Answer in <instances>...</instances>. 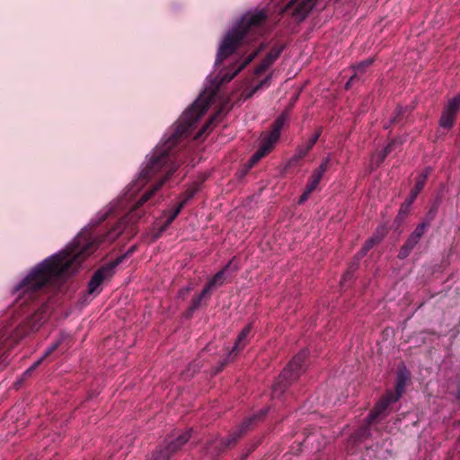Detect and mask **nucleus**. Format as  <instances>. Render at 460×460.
Instances as JSON below:
<instances>
[{"label": "nucleus", "mask_w": 460, "mask_h": 460, "mask_svg": "<svg viewBox=\"0 0 460 460\" xmlns=\"http://www.w3.org/2000/svg\"><path fill=\"white\" fill-rule=\"evenodd\" d=\"M42 362V358L38 359L31 367H30L24 373L23 377H27L31 375L34 369Z\"/></svg>", "instance_id": "38"}, {"label": "nucleus", "mask_w": 460, "mask_h": 460, "mask_svg": "<svg viewBox=\"0 0 460 460\" xmlns=\"http://www.w3.org/2000/svg\"><path fill=\"white\" fill-rule=\"evenodd\" d=\"M381 241V237L374 236L364 243L360 251L355 255V259L358 261L362 259L366 254L379 242Z\"/></svg>", "instance_id": "27"}, {"label": "nucleus", "mask_w": 460, "mask_h": 460, "mask_svg": "<svg viewBox=\"0 0 460 460\" xmlns=\"http://www.w3.org/2000/svg\"><path fill=\"white\" fill-rule=\"evenodd\" d=\"M356 79H358V78L357 77V75H351V76H350V78L349 79V81L346 83V84H345V88L348 90V89L350 87L351 84H352Z\"/></svg>", "instance_id": "41"}, {"label": "nucleus", "mask_w": 460, "mask_h": 460, "mask_svg": "<svg viewBox=\"0 0 460 460\" xmlns=\"http://www.w3.org/2000/svg\"><path fill=\"white\" fill-rule=\"evenodd\" d=\"M430 169L426 168L421 173L418 175L415 185L413 189L411 190L409 197L405 200L409 201L411 204L414 202L419 193L423 190Z\"/></svg>", "instance_id": "16"}, {"label": "nucleus", "mask_w": 460, "mask_h": 460, "mask_svg": "<svg viewBox=\"0 0 460 460\" xmlns=\"http://www.w3.org/2000/svg\"><path fill=\"white\" fill-rule=\"evenodd\" d=\"M357 269V264H352L349 269L345 272V274L342 277V281H347L353 277V272Z\"/></svg>", "instance_id": "37"}, {"label": "nucleus", "mask_w": 460, "mask_h": 460, "mask_svg": "<svg viewBox=\"0 0 460 460\" xmlns=\"http://www.w3.org/2000/svg\"><path fill=\"white\" fill-rule=\"evenodd\" d=\"M271 74L268 75L263 80H261L258 84L251 88L243 91V94L245 99H249L252 97L257 92L261 90L262 88H268L270 84Z\"/></svg>", "instance_id": "25"}, {"label": "nucleus", "mask_w": 460, "mask_h": 460, "mask_svg": "<svg viewBox=\"0 0 460 460\" xmlns=\"http://www.w3.org/2000/svg\"><path fill=\"white\" fill-rule=\"evenodd\" d=\"M410 378L411 373L407 367L404 365L399 367L396 372L394 391H392V395L394 396V400H399L401 398L404 393L406 383Z\"/></svg>", "instance_id": "11"}, {"label": "nucleus", "mask_w": 460, "mask_h": 460, "mask_svg": "<svg viewBox=\"0 0 460 460\" xmlns=\"http://www.w3.org/2000/svg\"><path fill=\"white\" fill-rule=\"evenodd\" d=\"M287 120L288 115L284 113L279 115L273 122L271 131L268 133L267 136L263 137V139L274 146L279 140L280 137V131L286 124Z\"/></svg>", "instance_id": "13"}, {"label": "nucleus", "mask_w": 460, "mask_h": 460, "mask_svg": "<svg viewBox=\"0 0 460 460\" xmlns=\"http://www.w3.org/2000/svg\"><path fill=\"white\" fill-rule=\"evenodd\" d=\"M420 241V240L419 238L415 237L411 234L410 236L407 238L406 242L404 243V244L401 247L398 253V258L400 260L407 258Z\"/></svg>", "instance_id": "19"}, {"label": "nucleus", "mask_w": 460, "mask_h": 460, "mask_svg": "<svg viewBox=\"0 0 460 460\" xmlns=\"http://www.w3.org/2000/svg\"><path fill=\"white\" fill-rule=\"evenodd\" d=\"M273 145L262 138L261 146L250 159L251 164H254L259 162L262 157L267 155L273 149Z\"/></svg>", "instance_id": "20"}, {"label": "nucleus", "mask_w": 460, "mask_h": 460, "mask_svg": "<svg viewBox=\"0 0 460 460\" xmlns=\"http://www.w3.org/2000/svg\"><path fill=\"white\" fill-rule=\"evenodd\" d=\"M435 212H436V208H432L429 210V212L428 213V217H429V223L434 218V216H435Z\"/></svg>", "instance_id": "42"}, {"label": "nucleus", "mask_w": 460, "mask_h": 460, "mask_svg": "<svg viewBox=\"0 0 460 460\" xmlns=\"http://www.w3.org/2000/svg\"><path fill=\"white\" fill-rule=\"evenodd\" d=\"M231 261H229L222 270L217 271L212 279L208 280V282L205 285V288L210 292L215 287L222 286L226 280V271L230 267Z\"/></svg>", "instance_id": "18"}, {"label": "nucleus", "mask_w": 460, "mask_h": 460, "mask_svg": "<svg viewBox=\"0 0 460 460\" xmlns=\"http://www.w3.org/2000/svg\"><path fill=\"white\" fill-rule=\"evenodd\" d=\"M319 182L314 181V179H312L311 177L309 178L307 183H306V186H305V190H307V192H310L312 193L314 190H316L317 186H318Z\"/></svg>", "instance_id": "35"}, {"label": "nucleus", "mask_w": 460, "mask_h": 460, "mask_svg": "<svg viewBox=\"0 0 460 460\" xmlns=\"http://www.w3.org/2000/svg\"><path fill=\"white\" fill-rule=\"evenodd\" d=\"M192 429H189L178 435L175 438L165 440L166 444L169 447V451L173 456L175 453L180 451L182 447L190 440L191 438Z\"/></svg>", "instance_id": "14"}, {"label": "nucleus", "mask_w": 460, "mask_h": 460, "mask_svg": "<svg viewBox=\"0 0 460 460\" xmlns=\"http://www.w3.org/2000/svg\"><path fill=\"white\" fill-rule=\"evenodd\" d=\"M429 222H421L415 227V229L411 233V234L420 240L422 238V236L424 235V234L426 233L427 229L429 228Z\"/></svg>", "instance_id": "31"}, {"label": "nucleus", "mask_w": 460, "mask_h": 460, "mask_svg": "<svg viewBox=\"0 0 460 460\" xmlns=\"http://www.w3.org/2000/svg\"><path fill=\"white\" fill-rule=\"evenodd\" d=\"M308 355L309 350L304 349L293 357L272 386L273 397H280L286 389L305 371Z\"/></svg>", "instance_id": "3"}, {"label": "nucleus", "mask_w": 460, "mask_h": 460, "mask_svg": "<svg viewBox=\"0 0 460 460\" xmlns=\"http://www.w3.org/2000/svg\"><path fill=\"white\" fill-rule=\"evenodd\" d=\"M459 137H460V132H459Z\"/></svg>", "instance_id": "44"}, {"label": "nucleus", "mask_w": 460, "mask_h": 460, "mask_svg": "<svg viewBox=\"0 0 460 460\" xmlns=\"http://www.w3.org/2000/svg\"><path fill=\"white\" fill-rule=\"evenodd\" d=\"M402 114H403V108L398 106L396 108V110L394 111V116L391 119V122L392 123L399 122Z\"/></svg>", "instance_id": "36"}, {"label": "nucleus", "mask_w": 460, "mask_h": 460, "mask_svg": "<svg viewBox=\"0 0 460 460\" xmlns=\"http://www.w3.org/2000/svg\"><path fill=\"white\" fill-rule=\"evenodd\" d=\"M262 46H261L257 50L251 53L243 61V63L238 66L237 69L234 70V72L231 75H225L222 81H231L241 70H243L248 64H250L261 51Z\"/></svg>", "instance_id": "23"}, {"label": "nucleus", "mask_w": 460, "mask_h": 460, "mask_svg": "<svg viewBox=\"0 0 460 460\" xmlns=\"http://www.w3.org/2000/svg\"><path fill=\"white\" fill-rule=\"evenodd\" d=\"M397 145H398V142L396 140L393 139L386 145V146L383 150H381L376 155L377 165H380L385 160L386 156L394 150V148Z\"/></svg>", "instance_id": "28"}, {"label": "nucleus", "mask_w": 460, "mask_h": 460, "mask_svg": "<svg viewBox=\"0 0 460 460\" xmlns=\"http://www.w3.org/2000/svg\"><path fill=\"white\" fill-rule=\"evenodd\" d=\"M460 111V92L452 99H450L444 107L438 125L440 128L450 130L454 128L456 116Z\"/></svg>", "instance_id": "8"}, {"label": "nucleus", "mask_w": 460, "mask_h": 460, "mask_svg": "<svg viewBox=\"0 0 460 460\" xmlns=\"http://www.w3.org/2000/svg\"><path fill=\"white\" fill-rule=\"evenodd\" d=\"M62 341L61 340H58L57 341H55L54 343H52L47 349L46 351L44 352L43 356L40 358H42V361L48 358L49 356H50L54 351H56L58 349V348L59 347V345L61 344Z\"/></svg>", "instance_id": "33"}, {"label": "nucleus", "mask_w": 460, "mask_h": 460, "mask_svg": "<svg viewBox=\"0 0 460 460\" xmlns=\"http://www.w3.org/2000/svg\"><path fill=\"white\" fill-rule=\"evenodd\" d=\"M411 205L412 204L407 200H404V202L401 205L399 212L394 220V226L395 229H399L402 226L411 211Z\"/></svg>", "instance_id": "21"}, {"label": "nucleus", "mask_w": 460, "mask_h": 460, "mask_svg": "<svg viewBox=\"0 0 460 460\" xmlns=\"http://www.w3.org/2000/svg\"><path fill=\"white\" fill-rule=\"evenodd\" d=\"M121 263V259H115L101 266L92 276L87 285V293L89 295H98L102 291V284L111 279L114 275L115 268Z\"/></svg>", "instance_id": "5"}, {"label": "nucleus", "mask_w": 460, "mask_h": 460, "mask_svg": "<svg viewBox=\"0 0 460 460\" xmlns=\"http://www.w3.org/2000/svg\"><path fill=\"white\" fill-rule=\"evenodd\" d=\"M198 190H199V186H193V187L188 189L184 192L182 199L179 202V204H183V208H184L186 206V204L188 203V201L190 200L195 196V194L198 192Z\"/></svg>", "instance_id": "30"}, {"label": "nucleus", "mask_w": 460, "mask_h": 460, "mask_svg": "<svg viewBox=\"0 0 460 460\" xmlns=\"http://www.w3.org/2000/svg\"><path fill=\"white\" fill-rule=\"evenodd\" d=\"M136 250H137V245H133L123 255L119 256L117 259H121V262H123V261L126 258L131 256L135 252Z\"/></svg>", "instance_id": "39"}, {"label": "nucleus", "mask_w": 460, "mask_h": 460, "mask_svg": "<svg viewBox=\"0 0 460 460\" xmlns=\"http://www.w3.org/2000/svg\"><path fill=\"white\" fill-rule=\"evenodd\" d=\"M217 115H214L212 116L207 122L206 124L202 127V128L198 132L197 136L195 138H198L202 134L206 133L207 131L210 130V128L212 126V124L214 123V121L217 119Z\"/></svg>", "instance_id": "32"}, {"label": "nucleus", "mask_w": 460, "mask_h": 460, "mask_svg": "<svg viewBox=\"0 0 460 460\" xmlns=\"http://www.w3.org/2000/svg\"><path fill=\"white\" fill-rule=\"evenodd\" d=\"M192 429H189L178 435L175 438L165 440L166 444L169 447V451L173 456L175 453L180 451L182 447L190 440L191 438Z\"/></svg>", "instance_id": "15"}, {"label": "nucleus", "mask_w": 460, "mask_h": 460, "mask_svg": "<svg viewBox=\"0 0 460 460\" xmlns=\"http://www.w3.org/2000/svg\"><path fill=\"white\" fill-rule=\"evenodd\" d=\"M267 13L261 10L253 14L243 15L241 20L226 35L216 58V65L221 64L235 49L244 44H250L266 32Z\"/></svg>", "instance_id": "2"}, {"label": "nucleus", "mask_w": 460, "mask_h": 460, "mask_svg": "<svg viewBox=\"0 0 460 460\" xmlns=\"http://www.w3.org/2000/svg\"><path fill=\"white\" fill-rule=\"evenodd\" d=\"M322 134V128H319L314 134L306 141V143L299 146L295 155H293L291 162L296 163L299 160L303 159L307 155L310 150L314 147V146L318 141L320 136Z\"/></svg>", "instance_id": "12"}, {"label": "nucleus", "mask_w": 460, "mask_h": 460, "mask_svg": "<svg viewBox=\"0 0 460 460\" xmlns=\"http://www.w3.org/2000/svg\"><path fill=\"white\" fill-rule=\"evenodd\" d=\"M113 212H114V208L112 207L109 208L104 212H101L99 219L96 224L99 225L102 222L105 221L111 214H113Z\"/></svg>", "instance_id": "34"}, {"label": "nucleus", "mask_w": 460, "mask_h": 460, "mask_svg": "<svg viewBox=\"0 0 460 460\" xmlns=\"http://www.w3.org/2000/svg\"><path fill=\"white\" fill-rule=\"evenodd\" d=\"M210 295H211V292L209 290H208L205 287L203 288L202 291L192 297L191 299V303H190V308L189 310L192 313V312H195L196 310L199 309V307L201 305V302L204 300V299H208L210 297Z\"/></svg>", "instance_id": "26"}, {"label": "nucleus", "mask_w": 460, "mask_h": 460, "mask_svg": "<svg viewBox=\"0 0 460 460\" xmlns=\"http://www.w3.org/2000/svg\"><path fill=\"white\" fill-rule=\"evenodd\" d=\"M121 234L122 218L102 236L81 233L64 251L45 259L22 280L13 295L17 296L15 308H22V319L12 333L7 334L6 331L0 333V367L6 362L7 351L26 335L37 332L48 319L49 308L43 296L48 286L76 271L100 243H111Z\"/></svg>", "instance_id": "1"}, {"label": "nucleus", "mask_w": 460, "mask_h": 460, "mask_svg": "<svg viewBox=\"0 0 460 460\" xmlns=\"http://www.w3.org/2000/svg\"><path fill=\"white\" fill-rule=\"evenodd\" d=\"M373 58H367L353 66L354 75H357V77L358 78V75L365 73L366 69L373 64Z\"/></svg>", "instance_id": "29"}, {"label": "nucleus", "mask_w": 460, "mask_h": 460, "mask_svg": "<svg viewBox=\"0 0 460 460\" xmlns=\"http://www.w3.org/2000/svg\"><path fill=\"white\" fill-rule=\"evenodd\" d=\"M252 323H248L243 327V329L238 334L233 348L227 352L226 356L220 360L219 366L216 373L222 371L226 367V366H227L230 362H233L237 358V356L244 349V348L249 343V336L252 332Z\"/></svg>", "instance_id": "6"}, {"label": "nucleus", "mask_w": 460, "mask_h": 460, "mask_svg": "<svg viewBox=\"0 0 460 460\" xmlns=\"http://www.w3.org/2000/svg\"><path fill=\"white\" fill-rule=\"evenodd\" d=\"M331 166V158L326 156L323 159L321 164L313 172L311 178L320 182L323 174L328 171Z\"/></svg>", "instance_id": "24"}, {"label": "nucleus", "mask_w": 460, "mask_h": 460, "mask_svg": "<svg viewBox=\"0 0 460 460\" xmlns=\"http://www.w3.org/2000/svg\"><path fill=\"white\" fill-rule=\"evenodd\" d=\"M183 208V204H178L172 210L164 212L165 217L164 222L158 227L155 238H159L163 233L168 228V226L174 221V219L181 213Z\"/></svg>", "instance_id": "17"}, {"label": "nucleus", "mask_w": 460, "mask_h": 460, "mask_svg": "<svg viewBox=\"0 0 460 460\" xmlns=\"http://www.w3.org/2000/svg\"><path fill=\"white\" fill-rule=\"evenodd\" d=\"M267 410L261 411L260 415H254L251 418L246 419L236 430H234L228 436V438H221L219 440L212 442L208 446V451H212L211 456L215 457L219 456L226 449L234 447L248 430L253 428L255 422L262 416H264Z\"/></svg>", "instance_id": "4"}, {"label": "nucleus", "mask_w": 460, "mask_h": 460, "mask_svg": "<svg viewBox=\"0 0 460 460\" xmlns=\"http://www.w3.org/2000/svg\"><path fill=\"white\" fill-rule=\"evenodd\" d=\"M311 194L312 193L307 192V190H305L304 192L302 193V195L299 198L298 204L301 205L304 202H305L308 199V198L310 197Z\"/></svg>", "instance_id": "40"}, {"label": "nucleus", "mask_w": 460, "mask_h": 460, "mask_svg": "<svg viewBox=\"0 0 460 460\" xmlns=\"http://www.w3.org/2000/svg\"><path fill=\"white\" fill-rule=\"evenodd\" d=\"M394 396L392 395V390H388L385 394L380 398L366 419L368 426L379 421L387 415L389 406L398 401L394 400Z\"/></svg>", "instance_id": "9"}, {"label": "nucleus", "mask_w": 460, "mask_h": 460, "mask_svg": "<svg viewBox=\"0 0 460 460\" xmlns=\"http://www.w3.org/2000/svg\"><path fill=\"white\" fill-rule=\"evenodd\" d=\"M172 456L168 445L164 441L153 451L150 460H170Z\"/></svg>", "instance_id": "22"}, {"label": "nucleus", "mask_w": 460, "mask_h": 460, "mask_svg": "<svg viewBox=\"0 0 460 460\" xmlns=\"http://www.w3.org/2000/svg\"><path fill=\"white\" fill-rule=\"evenodd\" d=\"M318 0H291L282 9V13L290 15L296 22L303 21L316 4Z\"/></svg>", "instance_id": "7"}, {"label": "nucleus", "mask_w": 460, "mask_h": 460, "mask_svg": "<svg viewBox=\"0 0 460 460\" xmlns=\"http://www.w3.org/2000/svg\"><path fill=\"white\" fill-rule=\"evenodd\" d=\"M458 441L460 442V438H458Z\"/></svg>", "instance_id": "43"}, {"label": "nucleus", "mask_w": 460, "mask_h": 460, "mask_svg": "<svg viewBox=\"0 0 460 460\" xmlns=\"http://www.w3.org/2000/svg\"><path fill=\"white\" fill-rule=\"evenodd\" d=\"M284 49L285 45H274L259 64V66L255 68L254 74L256 75H260L264 73L279 58Z\"/></svg>", "instance_id": "10"}]
</instances>
